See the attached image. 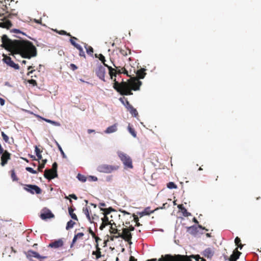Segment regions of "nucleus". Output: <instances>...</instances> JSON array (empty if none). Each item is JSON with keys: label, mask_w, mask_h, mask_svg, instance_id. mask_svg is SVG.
<instances>
[{"label": "nucleus", "mask_w": 261, "mask_h": 261, "mask_svg": "<svg viewBox=\"0 0 261 261\" xmlns=\"http://www.w3.org/2000/svg\"><path fill=\"white\" fill-rule=\"evenodd\" d=\"M2 46L11 52L14 56L18 54L22 58L30 59L37 55V50L32 42L28 40H14L9 39L6 35L2 37Z\"/></svg>", "instance_id": "1"}, {"label": "nucleus", "mask_w": 261, "mask_h": 261, "mask_svg": "<svg viewBox=\"0 0 261 261\" xmlns=\"http://www.w3.org/2000/svg\"><path fill=\"white\" fill-rule=\"evenodd\" d=\"M142 85V82L137 78L129 79L127 82H122L121 86L124 89V92L122 93V95H132V90L137 91L140 89V87Z\"/></svg>", "instance_id": "2"}, {"label": "nucleus", "mask_w": 261, "mask_h": 261, "mask_svg": "<svg viewBox=\"0 0 261 261\" xmlns=\"http://www.w3.org/2000/svg\"><path fill=\"white\" fill-rule=\"evenodd\" d=\"M188 257L182 256L180 254H175L174 255L171 254H166L159 259L158 261H190L187 259Z\"/></svg>", "instance_id": "3"}, {"label": "nucleus", "mask_w": 261, "mask_h": 261, "mask_svg": "<svg viewBox=\"0 0 261 261\" xmlns=\"http://www.w3.org/2000/svg\"><path fill=\"white\" fill-rule=\"evenodd\" d=\"M114 66L115 68H113L112 67H108L109 74L111 80L113 79V77H116L117 74L123 73L128 75V72L124 67L120 68V67H116L114 64Z\"/></svg>", "instance_id": "4"}, {"label": "nucleus", "mask_w": 261, "mask_h": 261, "mask_svg": "<svg viewBox=\"0 0 261 261\" xmlns=\"http://www.w3.org/2000/svg\"><path fill=\"white\" fill-rule=\"evenodd\" d=\"M5 4L3 5L2 7V9H3L4 13L2 15L0 14V16H2L5 14H6V15L8 16H11V15H15L17 14L15 12V9L11 7L9 0H5Z\"/></svg>", "instance_id": "5"}, {"label": "nucleus", "mask_w": 261, "mask_h": 261, "mask_svg": "<svg viewBox=\"0 0 261 261\" xmlns=\"http://www.w3.org/2000/svg\"><path fill=\"white\" fill-rule=\"evenodd\" d=\"M118 156L125 167L133 168L132 160L129 155L123 152H120Z\"/></svg>", "instance_id": "6"}, {"label": "nucleus", "mask_w": 261, "mask_h": 261, "mask_svg": "<svg viewBox=\"0 0 261 261\" xmlns=\"http://www.w3.org/2000/svg\"><path fill=\"white\" fill-rule=\"evenodd\" d=\"M118 169V167L113 166L109 165H100L98 166L97 170L100 172L109 173L114 170H116Z\"/></svg>", "instance_id": "7"}, {"label": "nucleus", "mask_w": 261, "mask_h": 261, "mask_svg": "<svg viewBox=\"0 0 261 261\" xmlns=\"http://www.w3.org/2000/svg\"><path fill=\"white\" fill-rule=\"evenodd\" d=\"M24 190L27 192L34 194V193L39 194L41 193V189L36 185H24Z\"/></svg>", "instance_id": "8"}, {"label": "nucleus", "mask_w": 261, "mask_h": 261, "mask_svg": "<svg viewBox=\"0 0 261 261\" xmlns=\"http://www.w3.org/2000/svg\"><path fill=\"white\" fill-rule=\"evenodd\" d=\"M119 236L120 238H121L125 241L129 242V243H132L130 242L131 239L132 238V235L130 232L129 231V229L127 228H124L122 229V232L118 233Z\"/></svg>", "instance_id": "9"}, {"label": "nucleus", "mask_w": 261, "mask_h": 261, "mask_svg": "<svg viewBox=\"0 0 261 261\" xmlns=\"http://www.w3.org/2000/svg\"><path fill=\"white\" fill-rule=\"evenodd\" d=\"M27 257L30 260H32V257H35L38 259L46 258L47 256H41L38 253L32 250H28L25 252Z\"/></svg>", "instance_id": "10"}, {"label": "nucleus", "mask_w": 261, "mask_h": 261, "mask_svg": "<svg viewBox=\"0 0 261 261\" xmlns=\"http://www.w3.org/2000/svg\"><path fill=\"white\" fill-rule=\"evenodd\" d=\"M3 56L4 58L3 61L4 63H5L8 66L14 68L15 69H19V66L17 64H15L11 59V58L9 56H7V55L3 54Z\"/></svg>", "instance_id": "11"}, {"label": "nucleus", "mask_w": 261, "mask_h": 261, "mask_svg": "<svg viewBox=\"0 0 261 261\" xmlns=\"http://www.w3.org/2000/svg\"><path fill=\"white\" fill-rule=\"evenodd\" d=\"M104 65H99L95 70V73L97 76L103 81H105L106 69Z\"/></svg>", "instance_id": "12"}, {"label": "nucleus", "mask_w": 261, "mask_h": 261, "mask_svg": "<svg viewBox=\"0 0 261 261\" xmlns=\"http://www.w3.org/2000/svg\"><path fill=\"white\" fill-rule=\"evenodd\" d=\"M11 16H8L5 15L3 18L0 19L1 21L0 22V27L6 29H9L12 25L11 22L7 19V18L10 17Z\"/></svg>", "instance_id": "13"}, {"label": "nucleus", "mask_w": 261, "mask_h": 261, "mask_svg": "<svg viewBox=\"0 0 261 261\" xmlns=\"http://www.w3.org/2000/svg\"><path fill=\"white\" fill-rule=\"evenodd\" d=\"M112 80L114 81L113 88L122 95V93H124L125 91V89H124L121 86L122 82L120 83H118L116 81V77H113Z\"/></svg>", "instance_id": "14"}, {"label": "nucleus", "mask_w": 261, "mask_h": 261, "mask_svg": "<svg viewBox=\"0 0 261 261\" xmlns=\"http://www.w3.org/2000/svg\"><path fill=\"white\" fill-rule=\"evenodd\" d=\"M11 154L7 150H4L1 156V165L2 166H5L9 160L10 159Z\"/></svg>", "instance_id": "15"}, {"label": "nucleus", "mask_w": 261, "mask_h": 261, "mask_svg": "<svg viewBox=\"0 0 261 261\" xmlns=\"http://www.w3.org/2000/svg\"><path fill=\"white\" fill-rule=\"evenodd\" d=\"M57 173L54 172L53 170L46 169L44 171V177L49 180L53 179L57 176Z\"/></svg>", "instance_id": "16"}, {"label": "nucleus", "mask_w": 261, "mask_h": 261, "mask_svg": "<svg viewBox=\"0 0 261 261\" xmlns=\"http://www.w3.org/2000/svg\"><path fill=\"white\" fill-rule=\"evenodd\" d=\"M55 217L54 215L51 213V212L49 210H45L43 213H42L40 217L43 220H45L47 219H50L54 218Z\"/></svg>", "instance_id": "17"}, {"label": "nucleus", "mask_w": 261, "mask_h": 261, "mask_svg": "<svg viewBox=\"0 0 261 261\" xmlns=\"http://www.w3.org/2000/svg\"><path fill=\"white\" fill-rule=\"evenodd\" d=\"M63 241L62 239H59L50 243L48 245V247L54 248H58L59 247H61L63 246Z\"/></svg>", "instance_id": "18"}, {"label": "nucleus", "mask_w": 261, "mask_h": 261, "mask_svg": "<svg viewBox=\"0 0 261 261\" xmlns=\"http://www.w3.org/2000/svg\"><path fill=\"white\" fill-rule=\"evenodd\" d=\"M202 254L207 258H212L214 254V251L211 248H207L203 251Z\"/></svg>", "instance_id": "19"}, {"label": "nucleus", "mask_w": 261, "mask_h": 261, "mask_svg": "<svg viewBox=\"0 0 261 261\" xmlns=\"http://www.w3.org/2000/svg\"><path fill=\"white\" fill-rule=\"evenodd\" d=\"M241 253L238 250V248H236L233 251V253L230 255L229 259V261H237L239 258Z\"/></svg>", "instance_id": "20"}, {"label": "nucleus", "mask_w": 261, "mask_h": 261, "mask_svg": "<svg viewBox=\"0 0 261 261\" xmlns=\"http://www.w3.org/2000/svg\"><path fill=\"white\" fill-rule=\"evenodd\" d=\"M182 256H187L188 257V258L187 259H189L190 260V261H192V258H194L196 260V261H206V260L203 258V257H201L199 255L197 254V255H190V256H188L187 255H182Z\"/></svg>", "instance_id": "21"}, {"label": "nucleus", "mask_w": 261, "mask_h": 261, "mask_svg": "<svg viewBox=\"0 0 261 261\" xmlns=\"http://www.w3.org/2000/svg\"><path fill=\"white\" fill-rule=\"evenodd\" d=\"M187 232H188L189 233L195 235L198 232V227L195 225H193L190 227H187Z\"/></svg>", "instance_id": "22"}, {"label": "nucleus", "mask_w": 261, "mask_h": 261, "mask_svg": "<svg viewBox=\"0 0 261 261\" xmlns=\"http://www.w3.org/2000/svg\"><path fill=\"white\" fill-rule=\"evenodd\" d=\"M117 124H114L113 125H111L109 127H108L106 130L105 131V133L106 134H110L112 133H114L117 131Z\"/></svg>", "instance_id": "23"}, {"label": "nucleus", "mask_w": 261, "mask_h": 261, "mask_svg": "<svg viewBox=\"0 0 261 261\" xmlns=\"http://www.w3.org/2000/svg\"><path fill=\"white\" fill-rule=\"evenodd\" d=\"M95 248H96V251H93L92 252V255H95L96 258L98 259L99 258H100L101 256V251H100L101 249L99 247L98 244L95 245Z\"/></svg>", "instance_id": "24"}, {"label": "nucleus", "mask_w": 261, "mask_h": 261, "mask_svg": "<svg viewBox=\"0 0 261 261\" xmlns=\"http://www.w3.org/2000/svg\"><path fill=\"white\" fill-rule=\"evenodd\" d=\"M145 70L144 68H141L137 71L136 74L138 79H142L145 77L146 74Z\"/></svg>", "instance_id": "25"}, {"label": "nucleus", "mask_w": 261, "mask_h": 261, "mask_svg": "<svg viewBox=\"0 0 261 261\" xmlns=\"http://www.w3.org/2000/svg\"><path fill=\"white\" fill-rule=\"evenodd\" d=\"M110 225L111 227L109 230L110 233L118 234V233H119V230L116 228V225L115 223H112Z\"/></svg>", "instance_id": "26"}, {"label": "nucleus", "mask_w": 261, "mask_h": 261, "mask_svg": "<svg viewBox=\"0 0 261 261\" xmlns=\"http://www.w3.org/2000/svg\"><path fill=\"white\" fill-rule=\"evenodd\" d=\"M177 207L181 210V212L183 214V215L185 217H188L191 216V213L187 212L186 208L183 206L182 204H179L177 206Z\"/></svg>", "instance_id": "27"}, {"label": "nucleus", "mask_w": 261, "mask_h": 261, "mask_svg": "<svg viewBox=\"0 0 261 261\" xmlns=\"http://www.w3.org/2000/svg\"><path fill=\"white\" fill-rule=\"evenodd\" d=\"M119 50L120 54L123 56H126L128 55H130L131 54L130 50L126 47H124L123 48H119Z\"/></svg>", "instance_id": "28"}, {"label": "nucleus", "mask_w": 261, "mask_h": 261, "mask_svg": "<svg viewBox=\"0 0 261 261\" xmlns=\"http://www.w3.org/2000/svg\"><path fill=\"white\" fill-rule=\"evenodd\" d=\"M74 211V208H73L72 207H68V212H69V214L70 217H71V218L74 220L77 221L78 218H77L76 214L73 213Z\"/></svg>", "instance_id": "29"}, {"label": "nucleus", "mask_w": 261, "mask_h": 261, "mask_svg": "<svg viewBox=\"0 0 261 261\" xmlns=\"http://www.w3.org/2000/svg\"><path fill=\"white\" fill-rule=\"evenodd\" d=\"M100 211L103 212V214L105 216H107L111 212L114 211L115 210L112 207H110L108 208L100 207Z\"/></svg>", "instance_id": "30"}, {"label": "nucleus", "mask_w": 261, "mask_h": 261, "mask_svg": "<svg viewBox=\"0 0 261 261\" xmlns=\"http://www.w3.org/2000/svg\"><path fill=\"white\" fill-rule=\"evenodd\" d=\"M83 212L86 215V217L87 218L88 220L91 223H92V219L90 216V213H89V208H88V207H84L83 209Z\"/></svg>", "instance_id": "31"}, {"label": "nucleus", "mask_w": 261, "mask_h": 261, "mask_svg": "<svg viewBox=\"0 0 261 261\" xmlns=\"http://www.w3.org/2000/svg\"><path fill=\"white\" fill-rule=\"evenodd\" d=\"M95 57L99 58V60H100L101 62L103 63L104 66L107 67L108 68V67H110V66H108L107 64L105 63V57L102 54H99L98 56H97V55L96 54Z\"/></svg>", "instance_id": "32"}, {"label": "nucleus", "mask_w": 261, "mask_h": 261, "mask_svg": "<svg viewBox=\"0 0 261 261\" xmlns=\"http://www.w3.org/2000/svg\"><path fill=\"white\" fill-rule=\"evenodd\" d=\"M84 235V234L83 232H79L75 234L72 240V244L75 243L78 239H82Z\"/></svg>", "instance_id": "33"}, {"label": "nucleus", "mask_w": 261, "mask_h": 261, "mask_svg": "<svg viewBox=\"0 0 261 261\" xmlns=\"http://www.w3.org/2000/svg\"><path fill=\"white\" fill-rule=\"evenodd\" d=\"M241 239L238 237H237L234 240L235 244L238 246V248H239L240 249H242L243 247V245L241 244Z\"/></svg>", "instance_id": "34"}, {"label": "nucleus", "mask_w": 261, "mask_h": 261, "mask_svg": "<svg viewBox=\"0 0 261 261\" xmlns=\"http://www.w3.org/2000/svg\"><path fill=\"white\" fill-rule=\"evenodd\" d=\"M128 111H129V112L131 113V114L134 116V117H136L138 115V112L137 111V110L136 109H135L133 106H131L129 109L128 110H127Z\"/></svg>", "instance_id": "35"}, {"label": "nucleus", "mask_w": 261, "mask_h": 261, "mask_svg": "<svg viewBox=\"0 0 261 261\" xmlns=\"http://www.w3.org/2000/svg\"><path fill=\"white\" fill-rule=\"evenodd\" d=\"M70 37V42L71 43V44L73 45L75 47L77 48L79 46H80L79 44H77L75 42V40H77V38H76V37H73V36H72L71 35Z\"/></svg>", "instance_id": "36"}, {"label": "nucleus", "mask_w": 261, "mask_h": 261, "mask_svg": "<svg viewBox=\"0 0 261 261\" xmlns=\"http://www.w3.org/2000/svg\"><path fill=\"white\" fill-rule=\"evenodd\" d=\"M10 172H11V177L12 180L16 181H18V178L17 177V176H16V175L15 174V170L14 169L11 170Z\"/></svg>", "instance_id": "37"}, {"label": "nucleus", "mask_w": 261, "mask_h": 261, "mask_svg": "<svg viewBox=\"0 0 261 261\" xmlns=\"http://www.w3.org/2000/svg\"><path fill=\"white\" fill-rule=\"evenodd\" d=\"M55 143H56V145L57 146L59 150H60V151L62 155V157L63 158H66V155H65L64 152L63 151L62 147H61V146L59 144V143L57 141H55Z\"/></svg>", "instance_id": "38"}, {"label": "nucleus", "mask_w": 261, "mask_h": 261, "mask_svg": "<svg viewBox=\"0 0 261 261\" xmlns=\"http://www.w3.org/2000/svg\"><path fill=\"white\" fill-rule=\"evenodd\" d=\"M75 224V223L74 222H73L72 220H70L67 223V225L66 226V229L67 230H69V229L72 228L74 226Z\"/></svg>", "instance_id": "39"}, {"label": "nucleus", "mask_w": 261, "mask_h": 261, "mask_svg": "<svg viewBox=\"0 0 261 261\" xmlns=\"http://www.w3.org/2000/svg\"><path fill=\"white\" fill-rule=\"evenodd\" d=\"M102 222L106 223L107 225H111L112 224V220L109 221L108 216H105L101 219Z\"/></svg>", "instance_id": "40"}, {"label": "nucleus", "mask_w": 261, "mask_h": 261, "mask_svg": "<svg viewBox=\"0 0 261 261\" xmlns=\"http://www.w3.org/2000/svg\"><path fill=\"white\" fill-rule=\"evenodd\" d=\"M77 178L79 180L82 182H85L87 179V177H86L85 175L80 173L77 174Z\"/></svg>", "instance_id": "41"}, {"label": "nucleus", "mask_w": 261, "mask_h": 261, "mask_svg": "<svg viewBox=\"0 0 261 261\" xmlns=\"http://www.w3.org/2000/svg\"><path fill=\"white\" fill-rule=\"evenodd\" d=\"M128 129L129 132L134 137H136L137 135L135 129L133 128H132L129 125L128 126Z\"/></svg>", "instance_id": "42"}, {"label": "nucleus", "mask_w": 261, "mask_h": 261, "mask_svg": "<svg viewBox=\"0 0 261 261\" xmlns=\"http://www.w3.org/2000/svg\"><path fill=\"white\" fill-rule=\"evenodd\" d=\"M56 32L58 33L60 35H66L68 36H71V34L69 33H67L64 30H60V31H57L56 30Z\"/></svg>", "instance_id": "43"}, {"label": "nucleus", "mask_w": 261, "mask_h": 261, "mask_svg": "<svg viewBox=\"0 0 261 261\" xmlns=\"http://www.w3.org/2000/svg\"><path fill=\"white\" fill-rule=\"evenodd\" d=\"M167 186L169 189H170L177 188V186L173 182H169L167 184Z\"/></svg>", "instance_id": "44"}, {"label": "nucleus", "mask_w": 261, "mask_h": 261, "mask_svg": "<svg viewBox=\"0 0 261 261\" xmlns=\"http://www.w3.org/2000/svg\"><path fill=\"white\" fill-rule=\"evenodd\" d=\"M76 48L79 50V55L81 57H85V52L84 51L81 46H79Z\"/></svg>", "instance_id": "45"}, {"label": "nucleus", "mask_w": 261, "mask_h": 261, "mask_svg": "<svg viewBox=\"0 0 261 261\" xmlns=\"http://www.w3.org/2000/svg\"><path fill=\"white\" fill-rule=\"evenodd\" d=\"M86 51L88 54L92 55L93 53V49L90 46H86Z\"/></svg>", "instance_id": "46"}, {"label": "nucleus", "mask_w": 261, "mask_h": 261, "mask_svg": "<svg viewBox=\"0 0 261 261\" xmlns=\"http://www.w3.org/2000/svg\"><path fill=\"white\" fill-rule=\"evenodd\" d=\"M43 119L45 121H46V122H47L48 123L54 124L55 125H60L59 123H58V122H57L56 121H54L53 120H49V119H45V118H43Z\"/></svg>", "instance_id": "47"}, {"label": "nucleus", "mask_w": 261, "mask_h": 261, "mask_svg": "<svg viewBox=\"0 0 261 261\" xmlns=\"http://www.w3.org/2000/svg\"><path fill=\"white\" fill-rule=\"evenodd\" d=\"M2 136L5 142L8 143L9 142V137L3 132H2Z\"/></svg>", "instance_id": "48"}, {"label": "nucleus", "mask_w": 261, "mask_h": 261, "mask_svg": "<svg viewBox=\"0 0 261 261\" xmlns=\"http://www.w3.org/2000/svg\"><path fill=\"white\" fill-rule=\"evenodd\" d=\"M25 169L27 171H28V172H29L31 173H33V174H37V171L36 170H34L31 167H26Z\"/></svg>", "instance_id": "49"}, {"label": "nucleus", "mask_w": 261, "mask_h": 261, "mask_svg": "<svg viewBox=\"0 0 261 261\" xmlns=\"http://www.w3.org/2000/svg\"><path fill=\"white\" fill-rule=\"evenodd\" d=\"M145 215H148L154 212V211H150L149 207H147L144 210Z\"/></svg>", "instance_id": "50"}, {"label": "nucleus", "mask_w": 261, "mask_h": 261, "mask_svg": "<svg viewBox=\"0 0 261 261\" xmlns=\"http://www.w3.org/2000/svg\"><path fill=\"white\" fill-rule=\"evenodd\" d=\"M57 163L56 162H55L53 164L52 168L50 169V170H53L54 172H55V173H57Z\"/></svg>", "instance_id": "51"}, {"label": "nucleus", "mask_w": 261, "mask_h": 261, "mask_svg": "<svg viewBox=\"0 0 261 261\" xmlns=\"http://www.w3.org/2000/svg\"><path fill=\"white\" fill-rule=\"evenodd\" d=\"M125 106V107L126 108V109L127 110H128L129 109V108L132 106V105H130V103H129V102L128 101V100L127 99H125V102H124V104Z\"/></svg>", "instance_id": "52"}, {"label": "nucleus", "mask_w": 261, "mask_h": 261, "mask_svg": "<svg viewBox=\"0 0 261 261\" xmlns=\"http://www.w3.org/2000/svg\"><path fill=\"white\" fill-rule=\"evenodd\" d=\"M11 32L15 33H21V34H22L23 35H25L24 33L21 32L19 30L15 29L12 30Z\"/></svg>", "instance_id": "53"}, {"label": "nucleus", "mask_w": 261, "mask_h": 261, "mask_svg": "<svg viewBox=\"0 0 261 261\" xmlns=\"http://www.w3.org/2000/svg\"><path fill=\"white\" fill-rule=\"evenodd\" d=\"M70 67L72 70H75L77 69V67L74 64H70Z\"/></svg>", "instance_id": "54"}, {"label": "nucleus", "mask_w": 261, "mask_h": 261, "mask_svg": "<svg viewBox=\"0 0 261 261\" xmlns=\"http://www.w3.org/2000/svg\"><path fill=\"white\" fill-rule=\"evenodd\" d=\"M28 82L34 86L37 85V82L35 80H30L28 81Z\"/></svg>", "instance_id": "55"}, {"label": "nucleus", "mask_w": 261, "mask_h": 261, "mask_svg": "<svg viewBox=\"0 0 261 261\" xmlns=\"http://www.w3.org/2000/svg\"><path fill=\"white\" fill-rule=\"evenodd\" d=\"M44 164H40L39 166H38V170L39 171H42V170L43 168H44Z\"/></svg>", "instance_id": "56"}, {"label": "nucleus", "mask_w": 261, "mask_h": 261, "mask_svg": "<svg viewBox=\"0 0 261 261\" xmlns=\"http://www.w3.org/2000/svg\"><path fill=\"white\" fill-rule=\"evenodd\" d=\"M35 151L36 155L41 154V153L42 152V151L40 150V149L39 148H38L37 146H35Z\"/></svg>", "instance_id": "57"}, {"label": "nucleus", "mask_w": 261, "mask_h": 261, "mask_svg": "<svg viewBox=\"0 0 261 261\" xmlns=\"http://www.w3.org/2000/svg\"><path fill=\"white\" fill-rule=\"evenodd\" d=\"M88 178L89 179V180H93V181H97V178L95 176H89Z\"/></svg>", "instance_id": "58"}, {"label": "nucleus", "mask_w": 261, "mask_h": 261, "mask_svg": "<svg viewBox=\"0 0 261 261\" xmlns=\"http://www.w3.org/2000/svg\"><path fill=\"white\" fill-rule=\"evenodd\" d=\"M88 232L91 234L93 238L95 237V233L93 231L91 228H88Z\"/></svg>", "instance_id": "59"}, {"label": "nucleus", "mask_w": 261, "mask_h": 261, "mask_svg": "<svg viewBox=\"0 0 261 261\" xmlns=\"http://www.w3.org/2000/svg\"><path fill=\"white\" fill-rule=\"evenodd\" d=\"M107 225H107V224H106V223H102H102L101 224V225H100V227H99V229H100V230H103V229H104V228H105L106 226H107Z\"/></svg>", "instance_id": "60"}, {"label": "nucleus", "mask_w": 261, "mask_h": 261, "mask_svg": "<svg viewBox=\"0 0 261 261\" xmlns=\"http://www.w3.org/2000/svg\"><path fill=\"white\" fill-rule=\"evenodd\" d=\"M120 236H119V234H117V236H111L110 237V240L111 241H114L115 239H117V238H119Z\"/></svg>", "instance_id": "61"}, {"label": "nucleus", "mask_w": 261, "mask_h": 261, "mask_svg": "<svg viewBox=\"0 0 261 261\" xmlns=\"http://www.w3.org/2000/svg\"><path fill=\"white\" fill-rule=\"evenodd\" d=\"M34 21L38 24H42V19L40 18V19H34Z\"/></svg>", "instance_id": "62"}, {"label": "nucleus", "mask_w": 261, "mask_h": 261, "mask_svg": "<svg viewBox=\"0 0 261 261\" xmlns=\"http://www.w3.org/2000/svg\"><path fill=\"white\" fill-rule=\"evenodd\" d=\"M69 197L75 199V200H76L77 199V196L74 194H70L69 195Z\"/></svg>", "instance_id": "63"}, {"label": "nucleus", "mask_w": 261, "mask_h": 261, "mask_svg": "<svg viewBox=\"0 0 261 261\" xmlns=\"http://www.w3.org/2000/svg\"><path fill=\"white\" fill-rule=\"evenodd\" d=\"M129 261H137V259L135 258L133 256H130L129 257Z\"/></svg>", "instance_id": "64"}]
</instances>
